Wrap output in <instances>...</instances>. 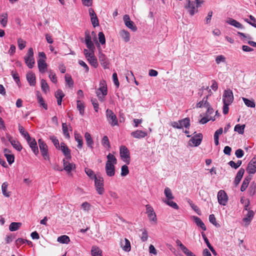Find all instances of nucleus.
Returning <instances> with one entry per match:
<instances>
[{
  "label": "nucleus",
  "mask_w": 256,
  "mask_h": 256,
  "mask_svg": "<svg viewBox=\"0 0 256 256\" xmlns=\"http://www.w3.org/2000/svg\"><path fill=\"white\" fill-rule=\"evenodd\" d=\"M108 94L107 86L105 80H101L100 84V88L96 90V96L100 102H104L105 96Z\"/></svg>",
  "instance_id": "f257e3e1"
},
{
  "label": "nucleus",
  "mask_w": 256,
  "mask_h": 256,
  "mask_svg": "<svg viewBox=\"0 0 256 256\" xmlns=\"http://www.w3.org/2000/svg\"><path fill=\"white\" fill-rule=\"evenodd\" d=\"M106 118L108 124L112 126H114L118 125L117 117L112 110L110 109L106 110Z\"/></svg>",
  "instance_id": "f03ea898"
},
{
  "label": "nucleus",
  "mask_w": 256,
  "mask_h": 256,
  "mask_svg": "<svg viewBox=\"0 0 256 256\" xmlns=\"http://www.w3.org/2000/svg\"><path fill=\"white\" fill-rule=\"evenodd\" d=\"M24 60L26 64L30 68L34 67L35 62L34 58V50L32 48L28 49L26 56L24 57Z\"/></svg>",
  "instance_id": "7ed1b4c3"
},
{
  "label": "nucleus",
  "mask_w": 256,
  "mask_h": 256,
  "mask_svg": "<svg viewBox=\"0 0 256 256\" xmlns=\"http://www.w3.org/2000/svg\"><path fill=\"white\" fill-rule=\"evenodd\" d=\"M40 150L42 156L46 160H50V156L48 152V148L46 144L42 140H38Z\"/></svg>",
  "instance_id": "20e7f679"
},
{
  "label": "nucleus",
  "mask_w": 256,
  "mask_h": 256,
  "mask_svg": "<svg viewBox=\"0 0 256 256\" xmlns=\"http://www.w3.org/2000/svg\"><path fill=\"white\" fill-rule=\"evenodd\" d=\"M94 186L97 192L99 194H102L104 193V178L100 176H98L94 180Z\"/></svg>",
  "instance_id": "39448f33"
},
{
  "label": "nucleus",
  "mask_w": 256,
  "mask_h": 256,
  "mask_svg": "<svg viewBox=\"0 0 256 256\" xmlns=\"http://www.w3.org/2000/svg\"><path fill=\"white\" fill-rule=\"evenodd\" d=\"M120 153L122 160L128 164L130 162V154L128 148L124 146H122Z\"/></svg>",
  "instance_id": "423d86ee"
},
{
  "label": "nucleus",
  "mask_w": 256,
  "mask_h": 256,
  "mask_svg": "<svg viewBox=\"0 0 256 256\" xmlns=\"http://www.w3.org/2000/svg\"><path fill=\"white\" fill-rule=\"evenodd\" d=\"M202 139V134H196L190 140L188 145L190 146H197L200 144Z\"/></svg>",
  "instance_id": "0eeeda50"
},
{
  "label": "nucleus",
  "mask_w": 256,
  "mask_h": 256,
  "mask_svg": "<svg viewBox=\"0 0 256 256\" xmlns=\"http://www.w3.org/2000/svg\"><path fill=\"white\" fill-rule=\"evenodd\" d=\"M146 214L150 221L153 222L154 224L156 223L157 218L156 213L154 212L153 208L149 204L146 206Z\"/></svg>",
  "instance_id": "6e6552de"
},
{
  "label": "nucleus",
  "mask_w": 256,
  "mask_h": 256,
  "mask_svg": "<svg viewBox=\"0 0 256 256\" xmlns=\"http://www.w3.org/2000/svg\"><path fill=\"white\" fill-rule=\"evenodd\" d=\"M218 203L222 206H226L228 201V196L224 190H220L218 193Z\"/></svg>",
  "instance_id": "1a4fd4ad"
},
{
  "label": "nucleus",
  "mask_w": 256,
  "mask_h": 256,
  "mask_svg": "<svg viewBox=\"0 0 256 256\" xmlns=\"http://www.w3.org/2000/svg\"><path fill=\"white\" fill-rule=\"evenodd\" d=\"M223 102L230 104L234 100L233 94L231 90H225L223 94Z\"/></svg>",
  "instance_id": "9d476101"
},
{
  "label": "nucleus",
  "mask_w": 256,
  "mask_h": 256,
  "mask_svg": "<svg viewBox=\"0 0 256 256\" xmlns=\"http://www.w3.org/2000/svg\"><path fill=\"white\" fill-rule=\"evenodd\" d=\"M186 4L184 6V8L187 9L190 16H194V14L198 12V10L195 7L194 2L190 0H186Z\"/></svg>",
  "instance_id": "9b49d317"
},
{
  "label": "nucleus",
  "mask_w": 256,
  "mask_h": 256,
  "mask_svg": "<svg viewBox=\"0 0 256 256\" xmlns=\"http://www.w3.org/2000/svg\"><path fill=\"white\" fill-rule=\"evenodd\" d=\"M124 22L125 25L129 28L132 30L134 32H136L137 30V28L134 24V22L132 21L128 15L125 14L124 16Z\"/></svg>",
  "instance_id": "f8f14e48"
},
{
  "label": "nucleus",
  "mask_w": 256,
  "mask_h": 256,
  "mask_svg": "<svg viewBox=\"0 0 256 256\" xmlns=\"http://www.w3.org/2000/svg\"><path fill=\"white\" fill-rule=\"evenodd\" d=\"M6 138L10 142L12 146L16 150L20 151L22 150V148L20 142L13 138L10 135L6 134Z\"/></svg>",
  "instance_id": "ddd939ff"
},
{
  "label": "nucleus",
  "mask_w": 256,
  "mask_h": 256,
  "mask_svg": "<svg viewBox=\"0 0 256 256\" xmlns=\"http://www.w3.org/2000/svg\"><path fill=\"white\" fill-rule=\"evenodd\" d=\"M69 160H63L64 170H65L68 174H69L72 170L75 169V164L68 162Z\"/></svg>",
  "instance_id": "4468645a"
},
{
  "label": "nucleus",
  "mask_w": 256,
  "mask_h": 256,
  "mask_svg": "<svg viewBox=\"0 0 256 256\" xmlns=\"http://www.w3.org/2000/svg\"><path fill=\"white\" fill-rule=\"evenodd\" d=\"M246 171L250 174H254L256 172V158H253L248 164Z\"/></svg>",
  "instance_id": "2eb2a0df"
},
{
  "label": "nucleus",
  "mask_w": 256,
  "mask_h": 256,
  "mask_svg": "<svg viewBox=\"0 0 256 256\" xmlns=\"http://www.w3.org/2000/svg\"><path fill=\"white\" fill-rule=\"evenodd\" d=\"M60 148L64 154L66 156L64 159L70 160L71 158L70 150L64 143L61 142Z\"/></svg>",
  "instance_id": "dca6fc26"
},
{
  "label": "nucleus",
  "mask_w": 256,
  "mask_h": 256,
  "mask_svg": "<svg viewBox=\"0 0 256 256\" xmlns=\"http://www.w3.org/2000/svg\"><path fill=\"white\" fill-rule=\"evenodd\" d=\"M120 244L121 248L124 251L128 252L130 250V243L127 238L121 239Z\"/></svg>",
  "instance_id": "f3484780"
},
{
  "label": "nucleus",
  "mask_w": 256,
  "mask_h": 256,
  "mask_svg": "<svg viewBox=\"0 0 256 256\" xmlns=\"http://www.w3.org/2000/svg\"><path fill=\"white\" fill-rule=\"evenodd\" d=\"M26 141L28 143L30 146L32 148V152H34V154L36 155H37L38 154L39 151H38V148L37 146V144H36V142L35 139H34V138L32 139L30 137V140H26Z\"/></svg>",
  "instance_id": "a211bd4d"
},
{
  "label": "nucleus",
  "mask_w": 256,
  "mask_h": 256,
  "mask_svg": "<svg viewBox=\"0 0 256 256\" xmlns=\"http://www.w3.org/2000/svg\"><path fill=\"white\" fill-rule=\"evenodd\" d=\"M99 60L104 68H108L109 62L106 56L102 52H100L98 54Z\"/></svg>",
  "instance_id": "6ab92c4d"
},
{
  "label": "nucleus",
  "mask_w": 256,
  "mask_h": 256,
  "mask_svg": "<svg viewBox=\"0 0 256 256\" xmlns=\"http://www.w3.org/2000/svg\"><path fill=\"white\" fill-rule=\"evenodd\" d=\"M39 71L41 73H44L47 70V64L44 59L40 58L38 60Z\"/></svg>",
  "instance_id": "aec40b11"
},
{
  "label": "nucleus",
  "mask_w": 256,
  "mask_h": 256,
  "mask_svg": "<svg viewBox=\"0 0 256 256\" xmlns=\"http://www.w3.org/2000/svg\"><path fill=\"white\" fill-rule=\"evenodd\" d=\"M85 42L87 48L90 50L94 52V46L92 41L91 36L88 34H86Z\"/></svg>",
  "instance_id": "412c9836"
},
{
  "label": "nucleus",
  "mask_w": 256,
  "mask_h": 256,
  "mask_svg": "<svg viewBox=\"0 0 256 256\" xmlns=\"http://www.w3.org/2000/svg\"><path fill=\"white\" fill-rule=\"evenodd\" d=\"M106 172L108 176L110 177L114 176L115 174L114 166L111 164H106Z\"/></svg>",
  "instance_id": "4be33fe9"
},
{
  "label": "nucleus",
  "mask_w": 256,
  "mask_h": 256,
  "mask_svg": "<svg viewBox=\"0 0 256 256\" xmlns=\"http://www.w3.org/2000/svg\"><path fill=\"white\" fill-rule=\"evenodd\" d=\"M86 58L92 66L95 68H96L98 66V62L94 53L90 54V55L88 54V56L86 57Z\"/></svg>",
  "instance_id": "5701e85b"
},
{
  "label": "nucleus",
  "mask_w": 256,
  "mask_h": 256,
  "mask_svg": "<svg viewBox=\"0 0 256 256\" xmlns=\"http://www.w3.org/2000/svg\"><path fill=\"white\" fill-rule=\"evenodd\" d=\"M130 134L134 138H145L147 136V132L140 130H136L131 132Z\"/></svg>",
  "instance_id": "b1692460"
},
{
  "label": "nucleus",
  "mask_w": 256,
  "mask_h": 256,
  "mask_svg": "<svg viewBox=\"0 0 256 256\" xmlns=\"http://www.w3.org/2000/svg\"><path fill=\"white\" fill-rule=\"evenodd\" d=\"M119 34L124 42H128L130 40V34L128 31L122 30L119 32Z\"/></svg>",
  "instance_id": "393cba45"
},
{
  "label": "nucleus",
  "mask_w": 256,
  "mask_h": 256,
  "mask_svg": "<svg viewBox=\"0 0 256 256\" xmlns=\"http://www.w3.org/2000/svg\"><path fill=\"white\" fill-rule=\"evenodd\" d=\"M254 212L252 210H248L246 216L244 217L242 220L243 222H245V226H247L250 224L251 220H252L254 217Z\"/></svg>",
  "instance_id": "a878e982"
},
{
  "label": "nucleus",
  "mask_w": 256,
  "mask_h": 256,
  "mask_svg": "<svg viewBox=\"0 0 256 256\" xmlns=\"http://www.w3.org/2000/svg\"><path fill=\"white\" fill-rule=\"evenodd\" d=\"M244 172V170L242 168H240L235 178V180H234V184L236 186H238L240 183L242 178L243 176Z\"/></svg>",
  "instance_id": "bb28decb"
},
{
  "label": "nucleus",
  "mask_w": 256,
  "mask_h": 256,
  "mask_svg": "<svg viewBox=\"0 0 256 256\" xmlns=\"http://www.w3.org/2000/svg\"><path fill=\"white\" fill-rule=\"evenodd\" d=\"M226 22L232 26H234V27H236V28H238L242 29L244 28V27L242 24H241L240 22H238L236 21V20H235L232 18H229L227 20Z\"/></svg>",
  "instance_id": "cd10ccee"
},
{
  "label": "nucleus",
  "mask_w": 256,
  "mask_h": 256,
  "mask_svg": "<svg viewBox=\"0 0 256 256\" xmlns=\"http://www.w3.org/2000/svg\"><path fill=\"white\" fill-rule=\"evenodd\" d=\"M26 79L30 86H35L36 84V76L33 72H30L26 74Z\"/></svg>",
  "instance_id": "c85d7f7f"
},
{
  "label": "nucleus",
  "mask_w": 256,
  "mask_h": 256,
  "mask_svg": "<svg viewBox=\"0 0 256 256\" xmlns=\"http://www.w3.org/2000/svg\"><path fill=\"white\" fill-rule=\"evenodd\" d=\"M74 135L75 140L78 143L77 146L78 148L81 149L83 146L82 138L77 132H74Z\"/></svg>",
  "instance_id": "c756f323"
},
{
  "label": "nucleus",
  "mask_w": 256,
  "mask_h": 256,
  "mask_svg": "<svg viewBox=\"0 0 256 256\" xmlns=\"http://www.w3.org/2000/svg\"><path fill=\"white\" fill-rule=\"evenodd\" d=\"M84 138L88 146L93 148L94 141L90 133L86 132L84 134Z\"/></svg>",
  "instance_id": "7c9ffc66"
},
{
  "label": "nucleus",
  "mask_w": 256,
  "mask_h": 256,
  "mask_svg": "<svg viewBox=\"0 0 256 256\" xmlns=\"http://www.w3.org/2000/svg\"><path fill=\"white\" fill-rule=\"evenodd\" d=\"M8 14L6 12L2 13L0 15V23L2 27L5 28L8 23Z\"/></svg>",
  "instance_id": "2f4dec72"
},
{
  "label": "nucleus",
  "mask_w": 256,
  "mask_h": 256,
  "mask_svg": "<svg viewBox=\"0 0 256 256\" xmlns=\"http://www.w3.org/2000/svg\"><path fill=\"white\" fill-rule=\"evenodd\" d=\"M208 96L209 94L206 95V97H204L202 98V100L198 103L196 104V107L201 108L203 107L206 108L207 106H208L210 104L207 102Z\"/></svg>",
  "instance_id": "473e14b6"
},
{
  "label": "nucleus",
  "mask_w": 256,
  "mask_h": 256,
  "mask_svg": "<svg viewBox=\"0 0 256 256\" xmlns=\"http://www.w3.org/2000/svg\"><path fill=\"white\" fill-rule=\"evenodd\" d=\"M36 96L38 102L40 104V106H42L45 110H47V104L45 103L44 100L41 94L39 92H37Z\"/></svg>",
  "instance_id": "72a5a7b5"
},
{
  "label": "nucleus",
  "mask_w": 256,
  "mask_h": 256,
  "mask_svg": "<svg viewBox=\"0 0 256 256\" xmlns=\"http://www.w3.org/2000/svg\"><path fill=\"white\" fill-rule=\"evenodd\" d=\"M8 186L7 182H4L2 186V193L4 196L8 198L10 196V192L8 191Z\"/></svg>",
  "instance_id": "f704fd0d"
},
{
  "label": "nucleus",
  "mask_w": 256,
  "mask_h": 256,
  "mask_svg": "<svg viewBox=\"0 0 256 256\" xmlns=\"http://www.w3.org/2000/svg\"><path fill=\"white\" fill-rule=\"evenodd\" d=\"M244 104L248 106L254 108L256 106L255 102L254 100H249L245 98H242Z\"/></svg>",
  "instance_id": "c9c22d12"
},
{
  "label": "nucleus",
  "mask_w": 256,
  "mask_h": 256,
  "mask_svg": "<svg viewBox=\"0 0 256 256\" xmlns=\"http://www.w3.org/2000/svg\"><path fill=\"white\" fill-rule=\"evenodd\" d=\"M92 256H102V252L100 249L96 246L92 247L91 250Z\"/></svg>",
  "instance_id": "e433bc0d"
},
{
  "label": "nucleus",
  "mask_w": 256,
  "mask_h": 256,
  "mask_svg": "<svg viewBox=\"0 0 256 256\" xmlns=\"http://www.w3.org/2000/svg\"><path fill=\"white\" fill-rule=\"evenodd\" d=\"M84 172L87 176L92 180H95L98 176H96L92 170L88 168H86Z\"/></svg>",
  "instance_id": "4c0bfd02"
},
{
  "label": "nucleus",
  "mask_w": 256,
  "mask_h": 256,
  "mask_svg": "<svg viewBox=\"0 0 256 256\" xmlns=\"http://www.w3.org/2000/svg\"><path fill=\"white\" fill-rule=\"evenodd\" d=\"M250 179V178L248 176H246V178H244L240 188V190L242 192L244 191L248 188Z\"/></svg>",
  "instance_id": "58836bf2"
},
{
  "label": "nucleus",
  "mask_w": 256,
  "mask_h": 256,
  "mask_svg": "<svg viewBox=\"0 0 256 256\" xmlns=\"http://www.w3.org/2000/svg\"><path fill=\"white\" fill-rule=\"evenodd\" d=\"M21 226L22 223L20 222H13L10 224L9 229L12 232L16 231L18 230Z\"/></svg>",
  "instance_id": "ea45409f"
},
{
  "label": "nucleus",
  "mask_w": 256,
  "mask_h": 256,
  "mask_svg": "<svg viewBox=\"0 0 256 256\" xmlns=\"http://www.w3.org/2000/svg\"><path fill=\"white\" fill-rule=\"evenodd\" d=\"M245 127V124L240 125V124H238L234 126V130L239 134H242L244 133Z\"/></svg>",
  "instance_id": "a19ab883"
},
{
  "label": "nucleus",
  "mask_w": 256,
  "mask_h": 256,
  "mask_svg": "<svg viewBox=\"0 0 256 256\" xmlns=\"http://www.w3.org/2000/svg\"><path fill=\"white\" fill-rule=\"evenodd\" d=\"M57 240L60 243L68 244L70 242V239L68 236L63 235L58 237Z\"/></svg>",
  "instance_id": "79ce46f5"
},
{
  "label": "nucleus",
  "mask_w": 256,
  "mask_h": 256,
  "mask_svg": "<svg viewBox=\"0 0 256 256\" xmlns=\"http://www.w3.org/2000/svg\"><path fill=\"white\" fill-rule=\"evenodd\" d=\"M18 130L22 135L26 139V140H30V136L28 133L25 131L24 128L20 125L18 126Z\"/></svg>",
  "instance_id": "37998d69"
},
{
  "label": "nucleus",
  "mask_w": 256,
  "mask_h": 256,
  "mask_svg": "<svg viewBox=\"0 0 256 256\" xmlns=\"http://www.w3.org/2000/svg\"><path fill=\"white\" fill-rule=\"evenodd\" d=\"M194 219L196 224L198 226H199L202 230H206V227L204 223L202 221V220L199 218L197 216H194Z\"/></svg>",
  "instance_id": "c03bdc74"
},
{
  "label": "nucleus",
  "mask_w": 256,
  "mask_h": 256,
  "mask_svg": "<svg viewBox=\"0 0 256 256\" xmlns=\"http://www.w3.org/2000/svg\"><path fill=\"white\" fill-rule=\"evenodd\" d=\"M108 160L106 164H111L114 166L116 164V157L112 154H109L107 156Z\"/></svg>",
  "instance_id": "a18cd8bd"
},
{
  "label": "nucleus",
  "mask_w": 256,
  "mask_h": 256,
  "mask_svg": "<svg viewBox=\"0 0 256 256\" xmlns=\"http://www.w3.org/2000/svg\"><path fill=\"white\" fill-rule=\"evenodd\" d=\"M77 108L80 112V114L83 116L84 112V106L82 102L80 100H77Z\"/></svg>",
  "instance_id": "49530a36"
},
{
  "label": "nucleus",
  "mask_w": 256,
  "mask_h": 256,
  "mask_svg": "<svg viewBox=\"0 0 256 256\" xmlns=\"http://www.w3.org/2000/svg\"><path fill=\"white\" fill-rule=\"evenodd\" d=\"M180 123L182 126V128L183 127L188 128L190 126V120L188 118H186L180 120Z\"/></svg>",
  "instance_id": "de8ad7c7"
},
{
  "label": "nucleus",
  "mask_w": 256,
  "mask_h": 256,
  "mask_svg": "<svg viewBox=\"0 0 256 256\" xmlns=\"http://www.w3.org/2000/svg\"><path fill=\"white\" fill-rule=\"evenodd\" d=\"M216 62L217 64H220L221 63H226V58L224 55H218L216 58Z\"/></svg>",
  "instance_id": "09e8293b"
},
{
  "label": "nucleus",
  "mask_w": 256,
  "mask_h": 256,
  "mask_svg": "<svg viewBox=\"0 0 256 256\" xmlns=\"http://www.w3.org/2000/svg\"><path fill=\"white\" fill-rule=\"evenodd\" d=\"M41 88L42 91L45 93H46L50 90L49 86L48 83L44 79H42L41 80Z\"/></svg>",
  "instance_id": "8fccbe9b"
},
{
  "label": "nucleus",
  "mask_w": 256,
  "mask_h": 256,
  "mask_svg": "<svg viewBox=\"0 0 256 256\" xmlns=\"http://www.w3.org/2000/svg\"><path fill=\"white\" fill-rule=\"evenodd\" d=\"M164 194L167 198V200H172L174 198L170 189L168 188H166L164 191Z\"/></svg>",
  "instance_id": "3c124183"
},
{
  "label": "nucleus",
  "mask_w": 256,
  "mask_h": 256,
  "mask_svg": "<svg viewBox=\"0 0 256 256\" xmlns=\"http://www.w3.org/2000/svg\"><path fill=\"white\" fill-rule=\"evenodd\" d=\"M81 207L84 212H88L92 208V205L88 202H86L82 204Z\"/></svg>",
  "instance_id": "603ef678"
},
{
  "label": "nucleus",
  "mask_w": 256,
  "mask_h": 256,
  "mask_svg": "<svg viewBox=\"0 0 256 256\" xmlns=\"http://www.w3.org/2000/svg\"><path fill=\"white\" fill-rule=\"evenodd\" d=\"M164 202L172 208L176 210L178 209V204L172 201V200H166Z\"/></svg>",
  "instance_id": "864d4df0"
},
{
  "label": "nucleus",
  "mask_w": 256,
  "mask_h": 256,
  "mask_svg": "<svg viewBox=\"0 0 256 256\" xmlns=\"http://www.w3.org/2000/svg\"><path fill=\"white\" fill-rule=\"evenodd\" d=\"M209 221L210 222L214 225L216 228H220V224L216 222L214 215L213 214L210 215Z\"/></svg>",
  "instance_id": "5fc2aeb1"
},
{
  "label": "nucleus",
  "mask_w": 256,
  "mask_h": 256,
  "mask_svg": "<svg viewBox=\"0 0 256 256\" xmlns=\"http://www.w3.org/2000/svg\"><path fill=\"white\" fill-rule=\"evenodd\" d=\"M129 173V170L128 166L126 165H124L121 168V174L120 175L122 176H125L128 175Z\"/></svg>",
  "instance_id": "6e6d98bb"
},
{
  "label": "nucleus",
  "mask_w": 256,
  "mask_h": 256,
  "mask_svg": "<svg viewBox=\"0 0 256 256\" xmlns=\"http://www.w3.org/2000/svg\"><path fill=\"white\" fill-rule=\"evenodd\" d=\"M102 145L105 148H110V144L107 136H104L102 140Z\"/></svg>",
  "instance_id": "4d7b16f0"
},
{
  "label": "nucleus",
  "mask_w": 256,
  "mask_h": 256,
  "mask_svg": "<svg viewBox=\"0 0 256 256\" xmlns=\"http://www.w3.org/2000/svg\"><path fill=\"white\" fill-rule=\"evenodd\" d=\"M65 79H66V84L68 85L69 87H70V88L72 87L73 84H74V82H73L71 76L70 75L66 74L65 76Z\"/></svg>",
  "instance_id": "13d9d810"
},
{
  "label": "nucleus",
  "mask_w": 256,
  "mask_h": 256,
  "mask_svg": "<svg viewBox=\"0 0 256 256\" xmlns=\"http://www.w3.org/2000/svg\"><path fill=\"white\" fill-rule=\"evenodd\" d=\"M18 48L20 50L24 49L26 47V42L24 40L21 38H19L18 39Z\"/></svg>",
  "instance_id": "bf43d9fd"
},
{
  "label": "nucleus",
  "mask_w": 256,
  "mask_h": 256,
  "mask_svg": "<svg viewBox=\"0 0 256 256\" xmlns=\"http://www.w3.org/2000/svg\"><path fill=\"white\" fill-rule=\"evenodd\" d=\"M62 129L63 131V133L67 138H70V134L68 132V126L66 123H62Z\"/></svg>",
  "instance_id": "052dcab7"
},
{
  "label": "nucleus",
  "mask_w": 256,
  "mask_h": 256,
  "mask_svg": "<svg viewBox=\"0 0 256 256\" xmlns=\"http://www.w3.org/2000/svg\"><path fill=\"white\" fill-rule=\"evenodd\" d=\"M90 20L94 27L99 26L98 20L96 16L90 18Z\"/></svg>",
  "instance_id": "680f3d73"
},
{
  "label": "nucleus",
  "mask_w": 256,
  "mask_h": 256,
  "mask_svg": "<svg viewBox=\"0 0 256 256\" xmlns=\"http://www.w3.org/2000/svg\"><path fill=\"white\" fill-rule=\"evenodd\" d=\"M50 140L52 141V143L56 148H60L59 141L54 136H50Z\"/></svg>",
  "instance_id": "e2e57ef3"
},
{
  "label": "nucleus",
  "mask_w": 256,
  "mask_h": 256,
  "mask_svg": "<svg viewBox=\"0 0 256 256\" xmlns=\"http://www.w3.org/2000/svg\"><path fill=\"white\" fill-rule=\"evenodd\" d=\"M98 40L102 44L106 43L105 36L102 32H100L98 34Z\"/></svg>",
  "instance_id": "0e129e2a"
},
{
  "label": "nucleus",
  "mask_w": 256,
  "mask_h": 256,
  "mask_svg": "<svg viewBox=\"0 0 256 256\" xmlns=\"http://www.w3.org/2000/svg\"><path fill=\"white\" fill-rule=\"evenodd\" d=\"M48 76L52 82H54V84L56 83L57 78H56V75L54 72L50 71Z\"/></svg>",
  "instance_id": "69168bd1"
},
{
  "label": "nucleus",
  "mask_w": 256,
  "mask_h": 256,
  "mask_svg": "<svg viewBox=\"0 0 256 256\" xmlns=\"http://www.w3.org/2000/svg\"><path fill=\"white\" fill-rule=\"evenodd\" d=\"M6 158L7 161L10 164H11L14 162V156L12 154H7L5 156Z\"/></svg>",
  "instance_id": "338daca9"
},
{
  "label": "nucleus",
  "mask_w": 256,
  "mask_h": 256,
  "mask_svg": "<svg viewBox=\"0 0 256 256\" xmlns=\"http://www.w3.org/2000/svg\"><path fill=\"white\" fill-rule=\"evenodd\" d=\"M55 96L56 98L62 99L64 96V94L62 90H58L55 92Z\"/></svg>",
  "instance_id": "774afa93"
}]
</instances>
